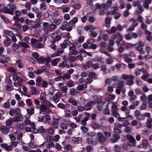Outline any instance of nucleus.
Listing matches in <instances>:
<instances>
[{
    "instance_id": "nucleus-1",
    "label": "nucleus",
    "mask_w": 152,
    "mask_h": 152,
    "mask_svg": "<svg viewBox=\"0 0 152 152\" xmlns=\"http://www.w3.org/2000/svg\"><path fill=\"white\" fill-rule=\"evenodd\" d=\"M127 139L129 141L128 145L129 146L134 147L137 146L136 140L132 136L128 135L127 136Z\"/></svg>"
},
{
    "instance_id": "nucleus-2",
    "label": "nucleus",
    "mask_w": 152,
    "mask_h": 152,
    "mask_svg": "<svg viewBox=\"0 0 152 152\" xmlns=\"http://www.w3.org/2000/svg\"><path fill=\"white\" fill-rule=\"evenodd\" d=\"M129 21L132 22V24L127 29V30L128 31L134 30L135 27L138 24V23L134 18H131L130 19Z\"/></svg>"
},
{
    "instance_id": "nucleus-3",
    "label": "nucleus",
    "mask_w": 152,
    "mask_h": 152,
    "mask_svg": "<svg viewBox=\"0 0 152 152\" xmlns=\"http://www.w3.org/2000/svg\"><path fill=\"white\" fill-rule=\"evenodd\" d=\"M123 126V125L120 124H115L114 130V132L116 134H120L122 133V131L120 129Z\"/></svg>"
},
{
    "instance_id": "nucleus-4",
    "label": "nucleus",
    "mask_w": 152,
    "mask_h": 152,
    "mask_svg": "<svg viewBox=\"0 0 152 152\" xmlns=\"http://www.w3.org/2000/svg\"><path fill=\"white\" fill-rule=\"evenodd\" d=\"M62 96V94L60 92H58L53 97L52 99L54 102L57 103Z\"/></svg>"
},
{
    "instance_id": "nucleus-5",
    "label": "nucleus",
    "mask_w": 152,
    "mask_h": 152,
    "mask_svg": "<svg viewBox=\"0 0 152 152\" xmlns=\"http://www.w3.org/2000/svg\"><path fill=\"white\" fill-rule=\"evenodd\" d=\"M55 33H53L51 34V37L53 39L51 41L52 43L54 44L56 41H59L61 37L60 35H56Z\"/></svg>"
},
{
    "instance_id": "nucleus-6",
    "label": "nucleus",
    "mask_w": 152,
    "mask_h": 152,
    "mask_svg": "<svg viewBox=\"0 0 152 152\" xmlns=\"http://www.w3.org/2000/svg\"><path fill=\"white\" fill-rule=\"evenodd\" d=\"M138 46L136 47V49L139 51L141 53L143 54L145 53V51L143 50V47L144 46L143 43L141 41H139L138 42Z\"/></svg>"
},
{
    "instance_id": "nucleus-7",
    "label": "nucleus",
    "mask_w": 152,
    "mask_h": 152,
    "mask_svg": "<svg viewBox=\"0 0 152 152\" xmlns=\"http://www.w3.org/2000/svg\"><path fill=\"white\" fill-rule=\"evenodd\" d=\"M91 98L93 100V101H91L94 102V104H95L96 103H99L102 102V99L98 97L96 95H92L91 96Z\"/></svg>"
},
{
    "instance_id": "nucleus-8",
    "label": "nucleus",
    "mask_w": 152,
    "mask_h": 152,
    "mask_svg": "<svg viewBox=\"0 0 152 152\" xmlns=\"http://www.w3.org/2000/svg\"><path fill=\"white\" fill-rule=\"evenodd\" d=\"M97 135L98 136V140L100 142H103L106 141V139L102 133L98 132L97 133Z\"/></svg>"
},
{
    "instance_id": "nucleus-9",
    "label": "nucleus",
    "mask_w": 152,
    "mask_h": 152,
    "mask_svg": "<svg viewBox=\"0 0 152 152\" xmlns=\"http://www.w3.org/2000/svg\"><path fill=\"white\" fill-rule=\"evenodd\" d=\"M0 130L3 134H7L10 131V128L7 126H1L0 127Z\"/></svg>"
},
{
    "instance_id": "nucleus-10",
    "label": "nucleus",
    "mask_w": 152,
    "mask_h": 152,
    "mask_svg": "<svg viewBox=\"0 0 152 152\" xmlns=\"http://www.w3.org/2000/svg\"><path fill=\"white\" fill-rule=\"evenodd\" d=\"M25 123L26 125H30V127L31 129H33V131L35 128V125L34 122H31L30 121L28 118H26L25 121Z\"/></svg>"
},
{
    "instance_id": "nucleus-11",
    "label": "nucleus",
    "mask_w": 152,
    "mask_h": 152,
    "mask_svg": "<svg viewBox=\"0 0 152 152\" xmlns=\"http://www.w3.org/2000/svg\"><path fill=\"white\" fill-rule=\"evenodd\" d=\"M120 139L119 135L114 134L113 135V137L110 139V141L113 143H115L117 142Z\"/></svg>"
},
{
    "instance_id": "nucleus-12",
    "label": "nucleus",
    "mask_w": 152,
    "mask_h": 152,
    "mask_svg": "<svg viewBox=\"0 0 152 152\" xmlns=\"http://www.w3.org/2000/svg\"><path fill=\"white\" fill-rule=\"evenodd\" d=\"M95 8L96 9H99L102 8L104 9V10H107L108 8V6L105 4H100L99 3H96L95 5Z\"/></svg>"
},
{
    "instance_id": "nucleus-13",
    "label": "nucleus",
    "mask_w": 152,
    "mask_h": 152,
    "mask_svg": "<svg viewBox=\"0 0 152 152\" xmlns=\"http://www.w3.org/2000/svg\"><path fill=\"white\" fill-rule=\"evenodd\" d=\"M31 88V91L30 93L32 95H37L39 94V90L37 89L36 88H35L33 86L30 87Z\"/></svg>"
},
{
    "instance_id": "nucleus-14",
    "label": "nucleus",
    "mask_w": 152,
    "mask_h": 152,
    "mask_svg": "<svg viewBox=\"0 0 152 152\" xmlns=\"http://www.w3.org/2000/svg\"><path fill=\"white\" fill-rule=\"evenodd\" d=\"M23 118V117L22 115H15L12 118L13 121L15 122L21 121Z\"/></svg>"
},
{
    "instance_id": "nucleus-15",
    "label": "nucleus",
    "mask_w": 152,
    "mask_h": 152,
    "mask_svg": "<svg viewBox=\"0 0 152 152\" xmlns=\"http://www.w3.org/2000/svg\"><path fill=\"white\" fill-rule=\"evenodd\" d=\"M145 34L146 35V38L147 40L151 41L152 40V33L148 30H145L144 32Z\"/></svg>"
},
{
    "instance_id": "nucleus-16",
    "label": "nucleus",
    "mask_w": 152,
    "mask_h": 152,
    "mask_svg": "<svg viewBox=\"0 0 152 152\" xmlns=\"http://www.w3.org/2000/svg\"><path fill=\"white\" fill-rule=\"evenodd\" d=\"M94 102L91 101H89L87 104H86L84 106L85 110H90L92 108V105L94 104Z\"/></svg>"
},
{
    "instance_id": "nucleus-17",
    "label": "nucleus",
    "mask_w": 152,
    "mask_h": 152,
    "mask_svg": "<svg viewBox=\"0 0 152 152\" xmlns=\"http://www.w3.org/2000/svg\"><path fill=\"white\" fill-rule=\"evenodd\" d=\"M46 130L45 129L43 126H40L39 127L38 129H35L34 132H33L34 133H37L39 132L42 133H44L45 132Z\"/></svg>"
},
{
    "instance_id": "nucleus-18",
    "label": "nucleus",
    "mask_w": 152,
    "mask_h": 152,
    "mask_svg": "<svg viewBox=\"0 0 152 152\" xmlns=\"http://www.w3.org/2000/svg\"><path fill=\"white\" fill-rule=\"evenodd\" d=\"M4 36L6 38V39L4 41V45L6 46H10L11 44V40L9 39L7 37L5 36Z\"/></svg>"
},
{
    "instance_id": "nucleus-19",
    "label": "nucleus",
    "mask_w": 152,
    "mask_h": 152,
    "mask_svg": "<svg viewBox=\"0 0 152 152\" xmlns=\"http://www.w3.org/2000/svg\"><path fill=\"white\" fill-rule=\"evenodd\" d=\"M130 99L132 100H135L137 97V96L134 94V91L132 90H130L128 94Z\"/></svg>"
},
{
    "instance_id": "nucleus-20",
    "label": "nucleus",
    "mask_w": 152,
    "mask_h": 152,
    "mask_svg": "<svg viewBox=\"0 0 152 152\" xmlns=\"http://www.w3.org/2000/svg\"><path fill=\"white\" fill-rule=\"evenodd\" d=\"M138 10H136V13L137 15H139L144 11V9L141 5H138L137 6Z\"/></svg>"
},
{
    "instance_id": "nucleus-21",
    "label": "nucleus",
    "mask_w": 152,
    "mask_h": 152,
    "mask_svg": "<svg viewBox=\"0 0 152 152\" xmlns=\"http://www.w3.org/2000/svg\"><path fill=\"white\" fill-rule=\"evenodd\" d=\"M2 12L5 13H8L12 15L13 14V12H12V10H10V9L4 7L2 8Z\"/></svg>"
},
{
    "instance_id": "nucleus-22",
    "label": "nucleus",
    "mask_w": 152,
    "mask_h": 152,
    "mask_svg": "<svg viewBox=\"0 0 152 152\" xmlns=\"http://www.w3.org/2000/svg\"><path fill=\"white\" fill-rule=\"evenodd\" d=\"M61 59L59 58H55L51 62V64L52 66H56L58 63L60 61Z\"/></svg>"
},
{
    "instance_id": "nucleus-23",
    "label": "nucleus",
    "mask_w": 152,
    "mask_h": 152,
    "mask_svg": "<svg viewBox=\"0 0 152 152\" xmlns=\"http://www.w3.org/2000/svg\"><path fill=\"white\" fill-rule=\"evenodd\" d=\"M72 141L75 143H80L82 141V138L81 137H73L72 139Z\"/></svg>"
},
{
    "instance_id": "nucleus-24",
    "label": "nucleus",
    "mask_w": 152,
    "mask_h": 152,
    "mask_svg": "<svg viewBox=\"0 0 152 152\" xmlns=\"http://www.w3.org/2000/svg\"><path fill=\"white\" fill-rule=\"evenodd\" d=\"M6 88L7 90L8 91H11L13 89V88L12 84V82L11 80H10L7 84Z\"/></svg>"
},
{
    "instance_id": "nucleus-25",
    "label": "nucleus",
    "mask_w": 152,
    "mask_h": 152,
    "mask_svg": "<svg viewBox=\"0 0 152 152\" xmlns=\"http://www.w3.org/2000/svg\"><path fill=\"white\" fill-rule=\"evenodd\" d=\"M111 21V18L109 17H108L107 18L105 19V26L109 28L110 26V23Z\"/></svg>"
},
{
    "instance_id": "nucleus-26",
    "label": "nucleus",
    "mask_w": 152,
    "mask_h": 152,
    "mask_svg": "<svg viewBox=\"0 0 152 152\" xmlns=\"http://www.w3.org/2000/svg\"><path fill=\"white\" fill-rule=\"evenodd\" d=\"M46 69L43 66H42L41 69H38L37 71L34 72L35 74H39L42 73L44 72L45 71Z\"/></svg>"
},
{
    "instance_id": "nucleus-27",
    "label": "nucleus",
    "mask_w": 152,
    "mask_h": 152,
    "mask_svg": "<svg viewBox=\"0 0 152 152\" xmlns=\"http://www.w3.org/2000/svg\"><path fill=\"white\" fill-rule=\"evenodd\" d=\"M22 82V79L19 77L17 80V82H14V84L15 86H17L18 85L19 86H21L22 85L21 83Z\"/></svg>"
},
{
    "instance_id": "nucleus-28",
    "label": "nucleus",
    "mask_w": 152,
    "mask_h": 152,
    "mask_svg": "<svg viewBox=\"0 0 152 152\" xmlns=\"http://www.w3.org/2000/svg\"><path fill=\"white\" fill-rule=\"evenodd\" d=\"M86 141L88 144H91L93 145H95L96 144V143L93 141V139L92 138H87Z\"/></svg>"
},
{
    "instance_id": "nucleus-29",
    "label": "nucleus",
    "mask_w": 152,
    "mask_h": 152,
    "mask_svg": "<svg viewBox=\"0 0 152 152\" xmlns=\"http://www.w3.org/2000/svg\"><path fill=\"white\" fill-rule=\"evenodd\" d=\"M68 25V23L66 21H64L62 23V25L60 27V28L62 30H65L66 27Z\"/></svg>"
},
{
    "instance_id": "nucleus-30",
    "label": "nucleus",
    "mask_w": 152,
    "mask_h": 152,
    "mask_svg": "<svg viewBox=\"0 0 152 152\" xmlns=\"http://www.w3.org/2000/svg\"><path fill=\"white\" fill-rule=\"evenodd\" d=\"M78 21L77 18L76 17H75L73 18L72 20H71L69 22V23L71 25H74Z\"/></svg>"
},
{
    "instance_id": "nucleus-31",
    "label": "nucleus",
    "mask_w": 152,
    "mask_h": 152,
    "mask_svg": "<svg viewBox=\"0 0 152 152\" xmlns=\"http://www.w3.org/2000/svg\"><path fill=\"white\" fill-rule=\"evenodd\" d=\"M88 72V77L91 78H94L95 79H96L97 78V77L96 76V74L93 72Z\"/></svg>"
},
{
    "instance_id": "nucleus-32",
    "label": "nucleus",
    "mask_w": 152,
    "mask_h": 152,
    "mask_svg": "<svg viewBox=\"0 0 152 152\" xmlns=\"http://www.w3.org/2000/svg\"><path fill=\"white\" fill-rule=\"evenodd\" d=\"M122 78L123 79L127 80L128 78L130 79H133L134 78L133 76L132 75H130L128 76L127 75L124 74L122 75Z\"/></svg>"
},
{
    "instance_id": "nucleus-33",
    "label": "nucleus",
    "mask_w": 152,
    "mask_h": 152,
    "mask_svg": "<svg viewBox=\"0 0 152 152\" xmlns=\"http://www.w3.org/2000/svg\"><path fill=\"white\" fill-rule=\"evenodd\" d=\"M38 40L34 38H32L31 39V43L34 47H35L38 42Z\"/></svg>"
},
{
    "instance_id": "nucleus-34",
    "label": "nucleus",
    "mask_w": 152,
    "mask_h": 152,
    "mask_svg": "<svg viewBox=\"0 0 152 152\" xmlns=\"http://www.w3.org/2000/svg\"><path fill=\"white\" fill-rule=\"evenodd\" d=\"M41 111L40 112V114H42V112H44L45 111L47 110V107L45 105L42 104L40 107Z\"/></svg>"
},
{
    "instance_id": "nucleus-35",
    "label": "nucleus",
    "mask_w": 152,
    "mask_h": 152,
    "mask_svg": "<svg viewBox=\"0 0 152 152\" xmlns=\"http://www.w3.org/2000/svg\"><path fill=\"white\" fill-rule=\"evenodd\" d=\"M68 102L71 103L74 106H77V101L74 99H73L72 98H70Z\"/></svg>"
},
{
    "instance_id": "nucleus-36",
    "label": "nucleus",
    "mask_w": 152,
    "mask_h": 152,
    "mask_svg": "<svg viewBox=\"0 0 152 152\" xmlns=\"http://www.w3.org/2000/svg\"><path fill=\"white\" fill-rule=\"evenodd\" d=\"M147 97L143 93L141 94L140 97V99L142 101L145 102L147 100Z\"/></svg>"
},
{
    "instance_id": "nucleus-37",
    "label": "nucleus",
    "mask_w": 152,
    "mask_h": 152,
    "mask_svg": "<svg viewBox=\"0 0 152 152\" xmlns=\"http://www.w3.org/2000/svg\"><path fill=\"white\" fill-rule=\"evenodd\" d=\"M42 81V79L41 77H37L36 80V85L38 86H40L41 85Z\"/></svg>"
},
{
    "instance_id": "nucleus-38",
    "label": "nucleus",
    "mask_w": 152,
    "mask_h": 152,
    "mask_svg": "<svg viewBox=\"0 0 152 152\" xmlns=\"http://www.w3.org/2000/svg\"><path fill=\"white\" fill-rule=\"evenodd\" d=\"M52 125L54 128L57 129L58 127V121H53L52 122Z\"/></svg>"
},
{
    "instance_id": "nucleus-39",
    "label": "nucleus",
    "mask_w": 152,
    "mask_h": 152,
    "mask_svg": "<svg viewBox=\"0 0 152 152\" xmlns=\"http://www.w3.org/2000/svg\"><path fill=\"white\" fill-rule=\"evenodd\" d=\"M87 86V85L86 84H82L78 86L77 89L78 90L80 91L82 90L84 87L86 88Z\"/></svg>"
},
{
    "instance_id": "nucleus-40",
    "label": "nucleus",
    "mask_w": 152,
    "mask_h": 152,
    "mask_svg": "<svg viewBox=\"0 0 152 152\" xmlns=\"http://www.w3.org/2000/svg\"><path fill=\"white\" fill-rule=\"evenodd\" d=\"M18 44L20 46H22L26 48H29V46L27 43L24 42H18Z\"/></svg>"
},
{
    "instance_id": "nucleus-41",
    "label": "nucleus",
    "mask_w": 152,
    "mask_h": 152,
    "mask_svg": "<svg viewBox=\"0 0 152 152\" xmlns=\"http://www.w3.org/2000/svg\"><path fill=\"white\" fill-rule=\"evenodd\" d=\"M152 119L149 118L147 121L146 124L148 127L149 128H151L152 127Z\"/></svg>"
},
{
    "instance_id": "nucleus-42",
    "label": "nucleus",
    "mask_w": 152,
    "mask_h": 152,
    "mask_svg": "<svg viewBox=\"0 0 152 152\" xmlns=\"http://www.w3.org/2000/svg\"><path fill=\"white\" fill-rule=\"evenodd\" d=\"M40 9L42 10H45L47 9V7L45 2H43L40 4Z\"/></svg>"
},
{
    "instance_id": "nucleus-43",
    "label": "nucleus",
    "mask_w": 152,
    "mask_h": 152,
    "mask_svg": "<svg viewBox=\"0 0 152 152\" xmlns=\"http://www.w3.org/2000/svg\"><path fill=\"white\" fill-rule=\"evenodd\" d=\"M54 90L53 87L50 88L48 91V94L52 96L54 93Z\"/></svg>"
},
{
    "instance_id": "nucleus-44",
    "label": "nucleus",
    "mask_w": 152,
    "mask_h": 152,
    "mask_svg": "<svg viewBox=\"0 0 152 152\" xmlns=\"http://www.w3.org/2000/svg\"><path fill=\"white\" fill-rule=\"evenodd\" d=\"M144 72V69H143L137 70L135 72V74L137 76L140 75L141 72Z\"/></svg>"
},
{
    "instance_id": "nucleus-45",
    "label": "nucleus",
    "mask_w": 152,
    "mask_h": 152,
    "mask_svg": "<svg viewBox=\"0 0 152 152\" xmlns=\"http://www.w3.org/2000/svg\"><path fill=\"white\" fill-rule=\"evenodd\" d=\"M108 104L105 108V110L104 111V114H106L108 115H110V112L109 110H108Z\"/></svg>"
},
{
    "instance_id": "nucleus-46",
    "label": "nucleus",
    "mask_w": 152,
    "mask_h": 152,
    "mask_svg": "<svg viewBox=\"0 0 152 152\" xmlns=\"http://www.w3.org/2000/svg\"><path fill=\"white\" fill-rule=\"evenodd\" d=\"M74 84V82L72 80H69L66 83L67 86L69 87H71L73 86Z\"/></svg>"
},
{
    "instance_id": "nucleus-47",
    "label": "nucleus",
    "mask_w": 152,
    "mask_h": 152,
    "mask_svg": "<svg viewBox=\"0 0 152 152\" xmlns=\"http://www.w3.org/2000/svg\"><path fill=\"white\" fill-rule=\"evenodd\" d=\"M13 121V120L12 118V119H8L6 121V124L7 126H10L12 124Z\"/></svg>"
},
{
    "instance_id": "nucleus-48",
    "label": "nucleus",
    "mask_w": 152,
    "mask_h": 152,
    "mask_svg": "<svg viewBox=\"0 0 152 152\" xmlns=\"http://www.w3.org/2000/svg\"><path fill=\"white\" fill-rule=\"evenodd\" d=\"M77 92L76 89L73 88L71 89L70 91V94L72 96L75 95Z\"/></svg>"
},
{
    "instance_id": "nucleus-49",
    "label": "nucleus",
    "mask_w": 152,
    "mask_h": 152,
    "mask_svg": "<svg viewBox=\"0 0 152 152\" xmlns=\"http://www.w3.org/2000/svg\"><path fill=\"white\" fill-rule=\"evenodd\" d=\"M93 63L92 61H89L86 62V66L88 68L92 67Z\"/></svg>"
},
{
    "instance_id": "nucleus-50",
    "label": "nucleus",
    "mask_w": 152,
    "mask_h": 152,
    "mask_svg": "<svg viewBox=\"0 0 152 152\" xmlns=\"http://www.w3.org/2000/svg\"><path fill=\"white\" fill-rule=\"evenodd\" d=\"M19 46H20L18 44H13L12 45V48L14 51L16 52V50L19 48Z\"/></svg>"
},
{
    "instance_id": "nucleus-51",
    "label": "nucleus",
    "mask_w": 152,
    "mask_h": 152,
    "mask_svg": "<svg viewBox=\"0 0 152 152\" xmlns=\"http://www.w3.org/2000/svg\"><path fill=\"white\" fill-rule=\"evenodd\" d=\"M101 69L102 71L104 72L105 74L107 73V68L106 66L105 65H102L100 66Z\"/></svg>"
},
{
    "instance_id": "nucleus-52",
    "label": "nucleus",
    "mask_w": 152,
    "mask_h": 152,
    "mask_svg": "<svg viewBox=\"0 0 152 152\" xmlns=\"http://www.w3.org/2000/svg\"><path fill=\"white\" fill-rule=\"evenodd\" d=\"M27 111L28 113L30 115H31L34 113V109L33 108H31L30 109H27Z\"/></svg>"
},
{
    "instance_id": "nucleus-53",
    "label": "nucleus",
    "mask_w": 152,
    "mask_h": 152,
    "mask_svg": "<svg viewBox=\"0 0 152 152\" xmlns=\"http://www.w3.org/2000/svg\"><path fill=\"white\" fill-rule=\"evenodd\" d=\"M50 116H46L45 117V121L46 123H48V124L50 125L51 124L50 121Z\"/></svg>"
},
{
    "instance_id": "nucleus-54",
    "label": "nucleus",
    "mask_w": 152,
    "mask_h": 152,
    "mask_svg": "<svg viewBox=\"0 0 152 152\" xmlns=\"http://www.w3.org/2000/svg\"><path fill=\"white\" fill-rule=\"evenodd\" d=\"M81 7V4L79 3H75L73 5V7L76 9H79Z\"/></svg>"
},
{
    "instance_id": "nucleus-55",
    "label": "nucleus",
    "mask_w": 152,
    "mask_h": 152,
    "mask_svg": "<svg viewBox=\"0 0 152 152\" xmlns=\"http://www.w3.org/2000/svg\"><path fill=\"white\" fill-rule=\"evenodd\" d=\"M88 118L87 117H85L81 121V124L83 125H86V122L88 120Z\"/></svg>"
},
{
    "instance_id": "nucleus-56",
    "label": "nucleus",
    "mask_w": 152,
    "mask_h": 152,
    "mask_svg": "<svg viewBox=\"0 0 152 152\" xmlns=\"http://www.w3.org/2000/svg\"><path fill=\"white\" fill-rule=\"evenodd\" d=\"M112 115L115 117H117L120 116L117 110L112 111Z\"/></svg>"
},
{
    "instance_id": "nucleus-57",
    "label": "nucleus",
    "mask_w": 152,
    "mask_h": 152,
    "mask_svg": "<svg viewBox=\"0 0 152 152\" xmlns=\"http://www.w3.org/2000/svg\"><path fill=\"white\" fill-rule=\"evenodd\" d=\"M60 67L64 68L67 67V62L63 61L59 65Z\"/></svg>"
},
{
    "instance_id": "nucleus-58",
    "label": "nucleus",
    "mask_w": 152,
    "mask_h": 152,
    "mask_svg": "<svg viewBox=\"0 0 152 152\" xmlns=\"http://www.w3.org/2000/svg\"><path fill=\"white\" fill-rule=\"evenodd\" d=\"M78 52L77 51H75L73 50H70L69 51V55L71 56L72 55H76L77 54Z\"/></svg>"
},
{
    "instance_id": "nucleus-59",
    "label": "nucleus",
    "mask_w": 152,
    "mask_h": 152,
    "mask_svg": "<svg viewBox=\"0 0 152 152\" xmlns=\"http://www.w3.org/2000/svg\"><path fill=\"white\" fill-rule=\"evenodd\" d=\"M111 83V80L108 78L106 79L104 81V83L105 85H109Z\"/></svg>"
},
{
    "instance_id": "nucleus-60",
    "label": "nucleus",
    "mask_w": 152,
    "mask_h": 152,
    "mask_svg": "<svg viewBox=\"0 0 152 152\" xmlns=\"http://www.w3.org/2000/svg\"><path fill=\"white\" fill-rule=\"evenodd\" d=\"M53 140V137L48 135L47 136L46 141L47 142H51V141Z\"/></svg>"
},
{
    "instance_id": "nucleus-61",
    "label": "nucleus",
    "mask_w": 152,
    "mask_h": 152,
    "mask_svg": "<svg viewBox=\"0 0 152 152\" xmlns=\"http://www.w3.org/2000/svg\"><path fill=\"white\" fill-rule=\"evenodd\" d=\"M142 145L143 146V148H146L147 146L148 145V140H143Z\"/></svg>"
},
{
    "instance_id": "nucleus-62",
    "label": "nucleus",
    "mask_w": 152,
    "mask_h": 152,
    "mask_svg": "<svg viewBox=\"0 0 152 152\" xmlns=\"http://www.w3.org/2000/svg\"><path fill=\"white\" fill-rule=\"evenodd\" d=\"M4 33L5 34L9 35L10 36H12L13 34V33L12 31L7 30H6L4 31Z\"/></svg>"
},
{
    "instance_id": "nucleus-63",
    "label": "nucleus",
    "mask_w": 152,
    "mask_h": 152,
    "mask_svg": "<svg viewBox=\"0 0 152 152\" xmlns=\"http://www.w3.org/2000/svg\"><path fill=\"white\" fill-rule=\"evenodd\" d=\"M54 130L52 127H50L48 129V133L52 135L54 133Z\"/></svg>"
},
{
    "instance_id": "nucleus-64",
    "label": "nucleus",
    "mask_w": 152,
    "mask_h": 152,
    "mask_svg": "<svg viewBox=\"0 0 152 152\" xmlns=\"http://www.w3.org/2000/svg\"><path fill=\"white\" fill-rule=\"evenodd\" d=\"M76 60V58L75 56H71L68 58V60L71 62H74Z\"/></svg>"
}]
</instances>
